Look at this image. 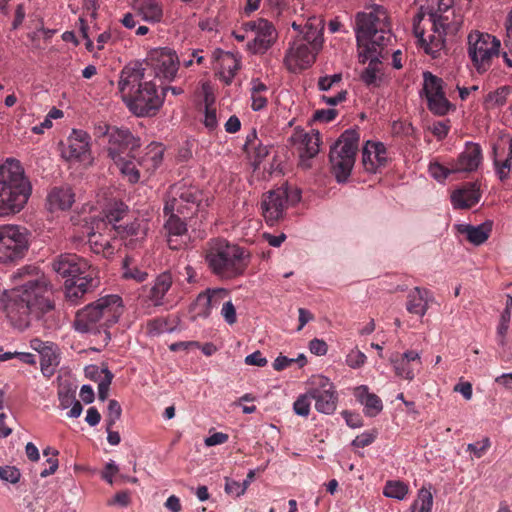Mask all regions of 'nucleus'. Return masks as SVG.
<instances>
[{
    "mask_svg": "<svg viewBox=\"0 0 512 512\" xmlns=\"http://www.w3.org/2000/svg\"><path fill=\"white\" fill-rule=\"evenodd\" d=\"M419 12L413 19V33L423 51L438 58L445 48V38L455 35L463 24V15L455 0H416Z\"/></svg>",
    "mask_w": 512,
    "mask_h": 512,
    "instance_id": "nucleus-1",
    "label": "nucleus"
},
{
    "mask_svg": "<svg viewBox=\"0 0 512 512\" xmlns=\"http://www.w3.org/2000/svg\"><path fill=\"white\" fill-rule=\"evenodd\" d=\"M6 310L11 324L19 330L28 328L33 319L51 328L55 304L48 280L39 275L26 280L14 291Z\"/></svg>",
    "mask_w": 512,
    "mask_h": 512,
    "instance_id": "nucleus-2",
    "label": "nucleus"
},
{
    "mask_svg": "<svg viewBox=\"0 0 512 512\" xmlns=\"http://www.w3.org/2000/svg\"><path fill=\"white\" fill-rule=\"evenodd\" d=\"M50 265L57 275L66 279L65 299L70 305H79L87 294L94 292L100 285L98 269L75 253L60 254Z\"/></svg>",
    "mask_w": 512,
    "mask_h": 512,
    "instance_id": "nucleus-3",
    "label": "nucleus"
},
{
    "mask_svg": "<svg viewBox=\"0 0 512 512\" xmlns=\"http://www.w3.org/2000/svg\"><path fill=\"white\" fill-rule=\"evenodd\" d=\"M355 33L359 62L365 64L377 55L385 58V48L390 44L392 34L385 8L376 6L369 12H359L355 19Z\"/></svg>",
    "mask_w": 512,
    "mask_h": 512,
    "instance_id": "nucleus-4",
    "label": "nucleus"
},
{
    "mask_svg": "<svg viewBox=\"0 0 512 512\" xmlns=\"http://www.w3.org/2000/svg\"><path fill=\"white\" fill-rule=\"evenodd\" d=\"M31 193V182L19 161L7 159L0 165V217L19 213Z\"/></svg>",
    "mask_w": 512,
    "mask_h": 512,
    "instance_id": "nucleus-5",
    "label": "nucleus"
},
{
    "mask_svg": "<svg viewBox=\"0 0 512 512\" xmlns=\"http://www.w3.org/2000/svg\"><path fill=\"white\" fill-rule=\"evenodd\" d=\"M205 260L217 277L232 280L245 272L249 264V254L244 248L224 239H213L207 243Z\"/></svg>",
    "mask_w": 512,
    "mask_h": 512,
    "instance_id": "nucleus-6",
    "label": "nucleus"
},
{
    "mask_svg": "<svg viewBox=\"0 0 512 512\" xmlns=\"http://www.w3.org/2000/svg\"><path fill=\"white\" fill-rule=\"evenodd\" d=\"M122 298L106 295L87 305L76 314L75 328L80 332H94L115 324L123 314Z\"/></svg>",
    "mask_w": 512,
    "mask_h": 512,
    "instance_id": "nucleus-7",
    "label": "nucleus"
},
{
    "mask_svg": "<svg viewBox=\"0 0 512 512\" xmlns=\"http://www.w3.org/2000/svg\"><path fill=\"white\" fill-rule=\"evenodd\" d=\"M360 134L355 129L344 131L330 149L329 160L332 172L338 182H345L350 176L358 151Z\"/></svg>",
    "mask_w": 512,
    "mask_h": 512,
    "instance_id": "nucleus-8",
    "label": "nucleus"
},
{
    "mask_svg": "<svg viewBox=\"0 0 512 512\" xmlns=\"http://www.w3.org/2000/svg\"><path fill=\"white\" fill-rule=\"evenodd\" d=\"M500 40L495 36L471 31L467 37V52L473 67L479 74L487 72L495 57L499 55Z\"/></svg>",
    "mask_w": 512,
    "mask_h": 512,
    "instance_id": "nucleus-9",
    "label": "nucleus"
},
{
    "mask_svg": "<svg viewBox=\"0 0 512 512\" xmlns=\"http://www.w3.org/2000/svg\"><path fill=\"white\" fill-rule=\"evenodd\" d=\"M202 193L196 187L176 184L169 188L163 208L164 215L180 214L188 218L199 211Z\"/></svg>",
    "mask_w": 512,
    "mask_h": 512,
    "instance_id": "nucleus-10",
    "label": "nucleus"
},
{
    "mask_svg": "<svg viewBox=\"0 0 512 512\" xmlns=\"http://www.w3.org/2000/svg\"><path fill=\"white\" fill-rule=\"evenodd\" d=\"M25 228L15 225L0 226V262L11 263L22 259L28 251Z\"/></svg>",
    "mask_w": 512,
    "mask_h": 512,
    "instance_id": "nucleus-11",
    "label": "nucleus"
},
{
    "mask_svg": "<svg viewBox=\"0 0 512 512\" xmlns=\"http://www.w3.org/2000/svg\"><path fill=\"white\" fill-rule=\"evenodd\" d=\"M298 190H290L287 186H281L263 194L261 209L266 222L273 226L283 218L287 204H295L300 200Z\"/></svg>",
    "mask_w": 512,
    "mask_h": 512,
    "instance_id": "nucleus-12",
    "label": "nucleus"
},
{
    "mask_svg": "<svg viewBox=\"0 0 512 512\" xmlns=\"http://www.w3.org/2000/svg\"><path fill=\"white\" fill-rule=\"evenodd\" d=\"M87 242L91 250L105 258H111L120 250L122 243L115 234L114 226L103 220H94L87 227Z\"/></svg>",
    "mask_w": 512,
    "mask_h": 512,
    "instance_id": "nucleus-13",
    "label": "nucleus"
},
{
    "mask_svg": "<svg viewBox=\"0 0 512 512\" xmlns=\"http://www.w3.org/2000/svg\"><path fill=\"white\" fill-rule=\"evenodd\" d=\"M242 29L249 33L246 46L253 54H264L278 38V32L273 23L264 18L243 22Z\"/></svg>",
    "mask_w": 512,
    "mask_h": 512,
    "instance_id": "nucleus-14",
    "label": "nucleus"
},
{
    "mask_svg": "<svg viewBox=\"0 0 512 512\" xmlns=\"http://www.w3.org/2000/svg\"><path fill=\"white\" fill-rule=\"evenodd\" d=\"M124 102L136 116H152L162 106L163 96L158 93L156 83L149 80L144 81L142 86H139L137 91L132 93L131 97L126 98Z\"/></svg>",
    "mask_w": 512,
    "mask_h": 512,
    "instance_id": "nucleus-15",
    "label": "nucleus"
},
{
    "mask_svg": "<svg viewBox=\"0 0 512 512\" xmlns=\"http://www.w3.org/2000/svg\"><path fill=\"white\" fill-rule=\"evenodd\" d=\"M145 65L150 69L148 77L154 74L155 78L171 81L177 74L180 59L170 48H156L147 55Z\"/></svg>",
    "mask_w": 512,
    "mask_h": 512,
    "instance_id": "nucleus-16",
    "label": "nucleus"
},
{
    "mask_svg": "<svg viewBox=\"0 0 512 512\" xmlns=\"http://www.w3.org/2000/svg\"><path fill=\"white\" fill-rule=\"evenodd\" d=\"M309 389L318 412L327 415L334 413L337 407L338 396L335 386L329 378L322 375L312 377Z\"/></svg>",
    "mask_w": 512,
    "mask_h": 512,
    "instance_id": "nucleus-17",
    "label": "nucleus"
},
{
    "mask_svg": "<svg viewBox=\"0 0 512 512\" xmlns=\"http://www.w3.org/2000/svg\"><path fill=\"white\" fill-rule=\"evenodd\" d=\"M175 277L167 270L158 274L150 285L144 286L143 296L147 302L154 307H161L169 304L171 296L175 291Z\"/></svg>",
    "mask_w": 512,
    "mask_h": 512,
    "instance_id": "nucleus-18",
    "label": "nucleus"
},
{
    "mask_svg": "<svg viewBox=\"0 0 512 512\" xmlns=\"http://www.w3.org/2000/svg\"><path fill=\"white\" fill-rule=\"evenodd\" d=\"M139 147L138 140L128 129L115 128L110 132L108 139V156L114 161L119 162L126 158H133L132 153Z\"/></svg>",
    "mask_w": 512,
    "mask_h": 512,
    "instance_id": "nucleus-19",
    "label": "nucleus"
},
{
    "mask_svg": "<svg viewBox=\"0 0 512 512\" xmlns=\"http://www.w3.org/2000/svg\"><path fill=\"white\" fill-rule=\"evenodd\" d=\"M319 52L303 40L295 38L286 51L284 63L290 72L296 73L311 67Z\"/></svg>",
    "mask_w": 512,
    "mask_h": 512,
    "instance_id": "nucleus-20",
    "label": "nucleus"
},
{
    "mask_svg": "<svg viewBox=\"0 0 512 512\" xmlns=\"http://www.w3.org/2000/svg\"><path fill=\"white\" fill-rule=\"evenodd\" d=\"M291 143L296 147L299 154L300 165L303 168L310 167V159L315 157L319 152L320 133L312 130L306 132L303 129H295L290 138Z\"/></svg>",
    "mask_w": 512,
    "mask_h": 512,
    "instance_id": "nucleus-21",
    "label": "nucleus"
},
{
    "mask_svg": "<svg viewBox=\"0 0 512 512\" xmlns=\"http://www.w3.org/2000/svg\"><path fill=\"white\" fill-rule=\"evenodd\" d=\"M147 68L141 63H131L126 65L120 73L118 88L123 100L131 97L132 93L142 86L144 81H148L146 74Z\"/></svg>",
    "mask_w": 512,
    "mask_h": 512,
    "instance_id": "nucleus-22",
    "label": "nucleus"
},
{
    "mask_svg": "<svg viewBox=\"0 0 512 512\" xmlns=\"http://www.w3.org/2000/svg\"><path fill=\"white\" fill-rule=\"evenodd\" d=\"M61 154L67 161L86 160L90 155L89 134L83 130L73 129Z\"/></svg>",
    "mask_w": 512,
    "mask_h": 512,
    "instance_id": "nucleus-23",
    "label": "nucleus"
},
{
    "mask_svg": "<svg viewBox=\"0 0 512 512\" xmlns=\"http://www.w3.org/2000/svg\"><path fill=\"white\" fill-rule=\"evenodd\" d=\"M229 295V291L225 288L207 289L200 293L192 305L194 318H208L214 307Z\"/></svg>",
    "mask_w": 512,
    "mask_h": 512,
    "instance_id": "nucleus-24",
    "label": "nucleus"
},
{
    "mask_svg": "<svg viewBox=\"0 0 512 512\" xmlns=\"http://www.w3.org/2000/svg\"><path fill=\"white\" fill-rule=\"evenodd\" d=\"M483 160L481 146L477 143L467 142L464 150L452 162V171L472 172L477 170Z\"/></svg>",
    "mask_w": 512,
    "mask_h": 512,
    "instance_id": "nucleus-25",
    "label": "nucleus"
},
{
    "mask_svg": "<svg viewBox=\"0 0 512 512\" xmlns=\"http://www.w3.org/2000/svg\"><path fill=\"white\" fill-rule=\"evenodd\" d=\"M395 374L401 378L412 381L415 371L421 367V358L418 352L408 350L403 354L396 353L390 359Z\"/></svg>",
    "mask_w": 512,
    "mask_h": 512,
    "instance_id": "nucleus-26",
    "label": "nucleus"
},
{
    "mask_svg": "<svg viewBox=\"0 0 512 512\" xmlns=\"http://www.w3.org/2000/svg\"><path fill=\"white\" fill-rule=\"evenodd\" d=\"M387 159V149L382 142H366L362 149V164L366 171L375 173L386 165Z\"/></svg>",
    "mask_w": 512,
    "mask_h": 512,
    "instance_id": "nucleus-27",
    "label": "nucleus"
},
{
    "mask_svg": "<svg viewBox=\"0 0 512 512\" xmlns=\"http://www.w3.org/2000/svg\"><path fill=\"white\" fill-rule=\"evenodd\" d=\"M168 219L164 224L167 233V243L170 249L178 250L184 244V237L187 236V224L180 214L169 213Z\"/></svg>",
    "mask_w": 512,
    "mask_h": 512,
    "instance_id": "nucleus-28",
    "label": "nucleus"
},
{
    "mask_svg": "<svg viewBox=\"0 0 512 512\" xmlns=\"http://www.w3.org/2000/svg\"><path fill=\"white\" fill-rule=\"evenodd\" d=\"M481 198L478 182H467L451 194V203L454 209H469L476 205Z\"/></svg>",
    "mask_w": 512,
    "mask_h": 512,
    "instance_id": "nucleus-29",
    "label": "nucleus"
},
{
    "mask_svg": "<svg viewBox=\"0 0 512 512\" xmlns=\"http://www.w3.org/2000/svg\"><path fill=\"white\" fill-rule=\"evenodd\" d=\"M114 228L120 242L130 248H136L146 237L147 227L138 221L126 226H114Z\"/></svg>",
    "mask_w": 512,
    "mask_h": 512,
    "instance_id": "nucleus-30",
    "label": "nucleus"
},
{
    "mask_svg": "<svg viewBox=\"0 0 512 512\" xmlns=\"http://www.w3.org/2000/svg\"><path fill=\"white\" fill-rule=\"evenodd\" d=\"M494 152V165L500 180L508 178L511 170L512 160V138L507 141L502 140L493 148Z\"/></svg>",
    "mask_w": 512,
    "mask_h": 512,
    "instance_id": "nucleus-31",
    "label": "nucleus"
},
{
    "mask_svg": "<svg viewBox=\"0 0 512 512\" xmlns=\"http://www.w3.org/2000/svg\"><path fill=\"white\" fill-rule=\"evenodd\" d=\"M74 201L75 194L70 186H55L47 195V208L51 212L68 210Z\"/></svg>",
    "mask_w": 512,
    "mask_h": 512,
    "instance_id": "nucleus-32",
    "label": "nucleus"
},
{
    "mask_svg": "<svg viewBox=\"0 0 512 512\" xmlns=\"http://www.w3.org/2000/svg\"><path fill=\"white\" fill-rule=\"evenodd\" d=\"M323 20L317 17H310L305 26L303 33L297 35L296 39L303 40L304 43L312 46L314 50H321L323 47Z\"/></svg>",
    "mask_w": 512,
    "mask_h": 512,
    "instance_id": "nucleus-33",
    "label": "nucleus"
},
{
    "mask_svg": "<svg viewBox=\"0 0 512 512\" xmlns=\"http://www.w3.org/2000/svg\"><path fill=\"white\" fill-rule=\"evenodd\" d=\"M492 221L473 226L470 224H458L455 229L458 233L465 235L466 239L473 245L479 246L486 242L492 232Z\"/></svg>",
    "mask_w": 512,
    "mask_h": 512,
    "instance_id": "nucleus-34",
    "label": "nucleus"
},
{
    "mask_svg": "<svg viewBox=\"0 0 512 512\" xmlns=\"http://www.w3.org/2000/svg\"><path fill=\"white\" fill-rule=\"evenodd\" d=\"M432 295L427 289L415 287L407 295L406 309L409 313L423 317L428 308Z\"/></svg>",
    "mask_w": 512,
    "mask_h": 512,
    "instance_id": "nucleus-35",
    "label": "nucleus"
},
{
    "mask_svg": "<svg viewBox=\"0 0 512 512\" xmlns=\"http://www.w3.org/2000/svg\"><path fill=\"white\" fill-rule=\"evenodd\" d=\"M355 398L364 406L365 415L375 417L383 409V403L380 397L370 393L365 385H361L354 390Z\"/></svg>",
    "mask_w": 512,
    "mask_h": 512,
    "instance_id": "nucleus-36",
    "label": "nucleus"
},
{
    "mask_svg": "<svg viewBox=\"0 0 512 512\" xmlns=\"http://www.w3.org/2000/svg\"><path fill=\"white\" fill-rule=\"evenodd\" d=\"M380 58L377 55L371 56L368 59V66L360 74V79L367 86L378 87L383 80L384 73Z\"/></svg>",
    "mask_w": 512,
    "mask_h": 512,
    "instance_id": "nucleus-37",
    "label": "nucleus"
},
{
    "mask_svg": "<svg viewBox=\"0 0 512 512\" xmlns=\"http://www.w3.org/2000/svg\"><path fill=\"white\" fill-rule=\"evenodd\" d=\"M134 7L148 22H159L163 16L162 4L159 0H135Z\"/></svg>",
    "mask_w": 512,
    "mask_h": 512,
    "instance_id": "nucleus-38",
    "label": "nucleus"
},
{
    "mask_svg": "<svg viewBox=\"0 0 512 512\" xmlns=\"http://www.w3.org/2000/svg\"><path fill=\"white\" fill-rule=\"evenodd\" d=\"M60 355V349L54 342L40 355V366L44 376L51 377L55 373L60 364Z\"/></svg>",
    "mask_w": 512,
    "mask_h": 512,
    "instance_id": "nucleus-39",
    "label": "nucleus"
},
{
    "mask_svg": "<svg viewBox=\"0 0 512 512\" xmlns=\"http://www.w3.org/2000/svg\"><path fill=\"white\" fill-rule=\"evenodd\" d=\"M244 151L253 159L255 165L259 164L269 153L268 147L261 143L255 130L247 135Z\"/></svg>",
    "mask_w": 512,
    "mask_h": 512,
    "instance_id": "nucleus-40",
    "label": "nucleus"
},
{
    "mask_svg": "<svg viewBox=\"0 0 512 512\" xmlns=\"http://www.w3.org/2000/svg\"><path fill=\"white\" fill-rule=\"evenodd\" d=\"M443 80L431 73L423 72V92L426 98L444 93Z\"/></svg>",
    "mask_w": 512,
    "mask_h": 512,
    "instance_id": "nucleus-41",
    "label": "nucleus"
},
{
    "mask_svg": "<svg viewBox=\"0 0 512 512\" xmlns=\"http://www.w3.org/2000/svg\"><path fill=\"white\" fill-rule=\"evenodd\" d=\"M163 160V148L160 144L151 146L138 164L147 171H154Z\"/></svg>",
    "mask_w": 512,
    "mask_h": 512,
    "instance_id": "nucleus-42",
    "label": "nucleus"
},
{
    "mask_svg": "<svg viewBox=\"0 0 512 512\" xmlns=\"http://www.w3.org/2000/svg\"><path fill=\"white\" fill-rule=\"evenodd\" d=\"M268 90V87L260 82L259 80L253 81V86L251 88V108L254 111H259L266 107L267 98L264 95Z\"/></svg>",
    "mask_w": 512,
    "mask_h": 512,
    "instance_id": "nucleus-43",
    "label": "nucleus"
},
{
    "mask_svg": "<svg viewBox=\"0 0 512 512\" xmlns=\"http://www.w3.org/2000/svg\"><path fill=\"white\" fill-rule=\"evenodd\" d=\"M427 99L428 109L435 115L444 116L452 107V104L447 99L445 92L437 96H431Z\"/></svg>",
    "mask_w": 512,
    "mask_h": 512,
    "instance_id": "nucleus-44",
    "label": "nucleus"
},
{
    "mask_svg": "<svg viewBox=\"0 0 512 512\" xmlns=\"http://www.w3.org/2000/svg\"><path fill=\"white\" fill-rule=\"evenodd\" d=\"M510 93H511L510 86H501V87L497 88L495 91L488 93L485 98L486 107L489 109H493L496 107L503 106L506 103L507 98L510 95Z\"/></svg>",
    "mask_w": 512,
    "mask_h": 512,
    "instance_id": "nucleus-45",
    "label": "nucleus"
},
{
    "mask_svg": "<svg viewBox=\"0 0 512 512\" xmlns=\"http://www.w3.org/2000/svg\"><path fill=\"white\" fill-rule=\"evenodd\" d=\"M433 505V496L429 489L421 488L417 499L411 506L412 512H431Z\"/></svg>",
    "mask_w": 512,
    "mask_h": 512,
    "instance_id": "nucleus-46",
    "label": "nucleus"
},
{
    "mask_svg": "<svg viewBox=\"0 0 512 512\" xmlns=\"http://www.w3.org/2000/svg\"><path fill=\"white\" fill-rule=\"evenodd\" d=\"M179 318L175 316L172 320L159 318L154 319L149 322L148 328L152 333L160 334L164 332H172L175 329V325L177 324Z\"/></svg>",
    "mask_w": 512,
    "mask_h": 512,
    "instance_id": "nucleus-47",
    "label": "nucleus"
},
{
    "mask_svg": "<svg viewBox=\"0 0 512 512\" xmlns=\"http://www.w3.org/2000/svg\"><path fill=\"white\" fill-rule=\"evenodd\" d=\"M408 493V487L401 481H388L384 487L383 494L386 497L402 500Z\"/></svg>",
    "mask_w": 512,
    "mask_h": 512,
    "instance_id": "nucleus-48",
    "label": "nucleus"
},
{
    "mask_svg": "<svg viewBox=\"0 0 512 512\" xmlns=\"http://www.w3.org/2000/svg\"><path fill=\"white\" fill-rule=\"evenodd\" d=\"M127 207L123 203H115L104 212V218L100 220L109 223L110 226H117L116 223L123 219Z\"/></svg>",
    "mask_w": 512,
    "mask_h": 512,
    "instance_id": "nucleus-49",
    "label": "nucleus"
},
{
    "mask_svg": "<svg viewBox=\"0 0 512 512\" xmlns=\"http://www.w3.org/2000/svg\"><path fill=\"white\" fill-rule=\"evenodd\" d=\"M124 174L129 182L136 183L140 179V172L136 167V164L131 160V158L123 159L119 162H114Z\"/></svg>",
    "mask_w": 512,
    "mask_h": 512,
    "instance_id": "nucleus-50",
    "label": "nucleus"
},
{
    "mask_svg": "<svg viewBox=\"0 0 512 512\" xmlns=\"http://www.w3.org/2000/svg\"><path fill=\"white\" fill-rule=\"evenodd\" d=\"M220 62L223 73H227L229 79H232L240 68V61L230 52H226Z\"/></svg>",
    "mask_w": 512,
    "mask_h": 512,
    "instance_id": "nucleus-51",
    "label": "nucleus"
},
{
    "mask_svg": "<svg viewBox=\"0 0 512 512\" xmlns=\"http://www.w3.org/2000/svg\"><path fill=\"white\" fill-rule=\"evenodd\" d=\"M312 397L310 395V389L308 388L306 393L301 394L293 404L294 412L302 417H307L310 413Z\"/></svg>",
    "mask_w": 512,
    "mask_h": 512,
    "instance_id": "nucleus-52",
    "label": "nucleus"
},
{
    "mask_svg": "<svg viewBox=\"0 0 512 512\" xmlns=\"http://www.w3.org/2000/svg\"><path fill=\"white\" fill-rule=\"evenodd\" d=\"M100 374H103V377L99 380L98 383V398L101 401H105L108 398L109 387L114 375L108 368H103Z\"/></svg>",
    "mask_w": 512,
    "mask_h": 512,
    "instance_id": "nucleus-53",
    "label": "nucleus"
},
{
    "mask_svg": "<svg viewBox=\"0 0 512 512\" xmlns=\"http://www.w3.org/2000/svg\"><path fill=\"white\" fill-rule=\"evenodd\" d=\"M123 277L125 279H132L138 283H142L147 280L148 273L136 266L131 267L126 259L123 265Z\"/></svg>",
    "mask_w": 512,
    "mask_h": 512,
    "instance_id": "nucleus-54",
    "label": "nucleus"
},
{
    "mask_svg": "<svg viewBox=\"0 0 512 512\" xmlns=\"http://www.w3.org/2000/svg\"><path fill=\"white\" fill-rule=\"evenodd\" d=\"M122 414V408L117 400H110L108 403V411L105 418L106 426L113 427L117 420L120 419Z\"/></svg>",
    "mask_w": 512,
    "mask_h": 512,
    "instance_id": "nucleus-55",
    "label": "nucleus"
},
{
    "mask_svg": "<svg viewBox=\"0 0 512 512\" xmlns=\"http://www.w3.org/2000/svg\"><path fill=\"white\" fill-rule=\"evenodd\" d=\"M429 172L433 178L438 181L445 180L450 174L455 173L452 171V162L448 163V166H444L439 163H431L429 165Z\"/></svg>",
    "mask_w": 512,
    "mask_h": 512,
    "instance_id": "nucleus-56",
    "label": "nucleus"
},
{
    "mask_svg": "<svg viewBox=\"0 0 512 512\" xmlns=\"http://www.w3.org/2000/svg\"><path fill=\"white\" fill-rule=\"evenodd\" d=\"M21 472L15 466H2L0 467V479L11 484H16L20 481Z\"/></svg>",
    "mask_w": 512,
    "mask_h": 512,
    "instance_id": "nucleus-57",
    "label": "nucleus"
},
{
    "mask_svg": "<svg viewBox=\"0 0 512 512\" xmlns=\"http://www.w3.org/2000/svg\"><path fill=\"white\" fill-rule=\"evenodd\" d=\"M490 446V439L486 437L482 441L468 444L467 451L472 452L475 457L481 458L487 452Z\"/></svg>",
    "mask_w": 512,
    "mask_h": 512,
    "instance_id": "nucleus-58",
    "label": "nucleus"
},
{
    "mask_svg": "<svg viewBox=\"0 0 512 512\" xmlns=\"http://www.w3.org/2000/svg\"><path fill=\"white\" fill-rule=\"evenodd\" d=\"M366 355L359 351L353 350L346 357V363L349 367L357 369L362 367L366 362Z\"/></svg>",
    "mask_w": 512,
    "mask_h": 512,
    "instance_id": "nucleus-59",
    "label": "nucleus"
},
{
    "mask_svg": "<svg viewBox=\"0 0 512 512\" xmlns=\"http://www.w3.org/2000/svg\"><path fill=\"white\" fill-rule=\"evenodd\" d=\"M377 437L376 431H367L358 435L352 442V445L357 448H364L372 444Z\"/></svg>",
    "mask_w": 512,
    "mask_h": 512,
    "instance_id": "nucleus-60",
    "label": "nucleus"
},
{
    "mask_svg": "<svg viewBox=\"0 0 512 512\" xmlns=\"http://www.w3.org/2000/svg\"><path fill=\"white\" fill-rule=\"evenodd\" d=\"M221 315L229 325H233L237 322L236 308L231 301L223 303Z\"/></svg>",
    "mask_w": 512,
    "mask_h": 512,
    "instance_id": "nucleus-61",
    "label": "nucleus"
},
{
    "mask_svg": "<svg viewBox=\"0 0 512 512\" xmlns=\"http://www.w3.org/2000/svg\"><path fill=\"white\" fill-rule=\"evenodd\" d=\"M204 125L210 131H213L218 126L216 109L209 103L205 105Z\"/></svg>",
    "mask_w": 512,
    "mask_h": 512,
    "instance_id": "nucleus-62",
    "label": "nucleus"
},
{
    "mask_svg": "<svg viewBox=\"0 0 512 512\" xmlns=\"http://www.w3.org/2000/svg\"><path fill=\"white\" fill-rule=\"evenodd\" d=\"M309 349H310L311 353H313L317 356H322L327 353L328 346L324 340L314 338L309 343Z\"/></svg>",
    "mask_w": 512,
    "mask_h": 512,
    "instance_id": "nucleus-63",
    "label": "nucleus"
},
{
    "mask_svg": "<svg viewBox=\"0 0 512 512\" xmlns=\"http://www.w3.org/2000/svg\"><path fill=\"white\" fill-rule=\"evenodd\" d=\"M119 472L118 466L114 461H110L105 465L104 470L102 471L101 477L109 484H113V477Z\"/></svg>",
    "mask_w": 512,
    "mask_h": 512,
    "instance_id": "nucleus-64",
    "label": "nucleus"
}]
</instances>
